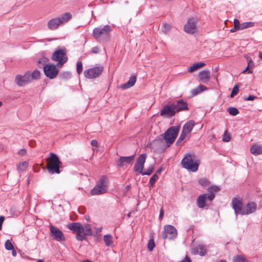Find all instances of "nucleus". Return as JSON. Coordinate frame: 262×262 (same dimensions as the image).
Masks as SVG:
<instances>
[{
    "mask_svg": "<svg viewBox=\"0 0 262 262\" xmlns=\"http://www.w3.org/2000/svg\"><path fill=\"white\" fill-rule=\"evenodd\" d=\"M199 164V161L196 159L194 154H186L181 161L183 167L192 172L198 170Z\"/></svg>",
    "mask_w": 262,
    "mask_h": 262,
    "instance_id": "nucleus-1",
    "label": "nucleus"
},
{
    "mask_svg": "<svg viewBox=\"0 0 262 262\" xmlns=\"http://www.w3.org/2000/svg\"><path fill=\"white\" fill-rule=\"evenodd\" d=\"M61 162L58 157L55 154L51 152L47 159V168L50 174H59L60 172Z\"/></svg>",
    "mask_w": 262,
    "mask_h": 262,
    "instance_id": "nucleus-2",
    "label": "nucleus"
},
{
    "mask_svg": "<svg viewBox=\"0 0 262 262\" xmlns=\"http://www.w3.org/2000/svg\"><path fill=\"white\" fill-rule=\"evenodd\" d=\"M180 129V126H173L169 127L164 133V139L168 147L172 144L176 139Z\"/></svg>",
    "mask_w": 262,
    "mask_h": 262,
    "instance_id": "nucleus-3",
    "label": "nucleus"
},
{
    "mask_svg": "<svg viewBox=\"0 0 262 262\" xmlns=\"http://www.w3.org/2000/svg\"><path fill=\"white\" fill-rule=\"evenodd\" d=\"M111 31V27L108 25H105L103 28L97 27L93 29V36L97 40L101 38H107Z\"/></svg>",
    "mask_w": 262,
    "mask_h": 262,
    "instance_id": "nucleus-4",
    "label": "nucleus"
},
{
    "mask_svg": "<svg viewBox=\"0 0 262 262\" xmlns=\"http://www.w3.org/2000/svg\"><path fill=\"white\" fill-rule=\"evenodd\" d=\"M52 59L58 62L57 66H62L68 59L66 50L64 49L56 50L52 55Z\"/></svg>",
    "mask_w": 262,
    "mask_h": 262,
    "instance_id": "nucleus-5",
    "label": "nucleus"
},
{
    "mask_svg": "<svg viewBox=\"0 0 262 262\" xmlns=\"http://www.w3.org/2000/svg\"><path fill=\"white\" fill-rule=\"evenodd\" d=\"M68 228L76 233V239L79 241H83V236L82 233L84 232L83 226L79 222H74L70 223L68 225Z\"/></svg>",
    "mask_w": 262,
    "mask_h": 262,
    "instance_id": "nucleus-6",
    "label": "nucleus"
},
{
    "mask_svg": "<svg viewBox=\"0 0 262 262\" xmlns=\"http://www.w3.org/2000/svg\"><path fill=\"white\" fill-rule=\"evenodd\" d=\"M177 230L174 226L167 225L164 227V231L161 234V237L163 239H172L177 237Z\"/></svg>",
    "mask_w": 262,
    "mask_h": 262,
    "instance_id": "nucleus-7",
    "label": "nucleus"
},
{
    "mask_svg": "<svg viewBox=\"0 0 262 262\" xmlns=\"http://www.w3.org/2000/svg\"><path fill=\"white\" fill-rule=\"evenodd\" d=\"M103 70L102 66L94 67L84 71V76L88 79H94L99 77Z\"/></svg>",
    "mask_w": 262,
    "mask_h": 262,
    "instance_id": "nucleus-8",
    "label": "nucleus"
},
{
    "mask_svg": "<svg viewBox=\"0 0 262 262\" xmlns=\"http://www.w3.org/2000/svg\"><path fill=\"white\" fill-rule=\"evenodd\" d=\"M176 114L174 104L173 103H169L163 107L160 112V116L164 118H171L174 116Z\"/></svg>",
    "mask_w": 262,
    "mask_h": 262,
    "instance_id": "nucleus-9",
    "label": "nucleus"
},
{
    "mask_svg": "<svg viewBox=\"0 0 262 262\" xmlns=\"http://www.w3.org/2000/svg\"><path fill=\"white\" fill-rule=\"evenodd\" d=\"M45 75L50 79L55 78L58 73V70L53 64H47L43 67Z\"/></svg>",
    "mask_w": 262,
    "mask_h": 262,
    "instance_id": "nucleus-10",
    "label": "nucleus"
},
{
    "mask_svg": "<svg viewBox=\"0 0 262 262\" xmlns=\"http://www.w3.org/2000/svg\"><path fill=\"white\" fill-rule=\"evenodd\" d=\"M30 72L27 71L24 75H17L15 77V83L19 86H24L30 83Z\"/></svg>",
    "mask_w": 262,
    "mask_h": 262,
    "instance_id": "nucleus-11",
    "label": "nucleus"
},
{
    "mask_svg": "<svg viewBox=\"0 0 262 262\" xmlns=\"http://www.w3.org/2000/svg\"><path fill=\"white\" fill-rule=\"evenodd\" d=\"M197 20L193 17L190 18L184 26V31L189 34H194L197 31Z\"/></svg>",
    "mask_w": 262,
    "mask_h": 262,
    "instance_id": "nucleus-12",
    "label": "nucleus"
},
{
    "mask_svg": "<svg viewBox=\"0 0 262 262\" xmlns=\"http://www.w3.org/2000/svg\"><path fill=\"white\" fill-rule=\"evenodd\" d=\"M50 229L51 235L53 238L58 242L65 241V237L62 232L58 228L54 227L52 225L50 226Z\"/></svg>",
    "mask_w": 262,
    "mask_h": 262,
    "instance_id": "nucleus-13",
    "label": "nucleus"
},
{
    "mask_svg": "<svg viewBox=\"0 0 262 262\" xmlns=\"http://www.w3.org/2000/svg\"><path fill=\"white\" fill-rule=\"evenodd\" d=\"M136 155L134 154L131 156H121L116 161V165L119 167L124 166L125 164H132L135 160Z\"/></svg>",
    "mask_w": 262,
    "mask_h": 262,
    "instance_id": "nucleus-14",
    "label": "nucleus"
},
{
    "mask_svg": "<svg viewBox=\"0 0 262 262\" xmlns=\"http://www.w3.org/2000/svg\"><path fill=\"white\" fill-rule=\"evenodd\" d=\"M172 103L174 104V108L177 113L182 111H188L189 110L187 102L182 99H179Z\"/></svg>",
    "mask_w": 262,
    "mask_h": 262,
    "instance_id": "nucleus-15",
    "label": "nucleus"
},
{
    "mask_svg": "<svg viewBox=\"0 0 262 262\" xmlns=\"http://www.w3.org/2000/svg\"><path fill=\"white\" fill-rule=\"evenodd\" d=\"M231 205L236 215L238 214H241V212H243V210L242 209V202L238 199L233 198L231 201Z\"/></svg>",
    "mask_w": 262,
    "mask_h": 262,
    "instance_id": "nucleus-16",
    "label": "nucleus"
},
{
    "mask_svg": "<svg viewBox=\"0 0 262 262\" xmlns=\"http://www.w3.org/2000/svg\"><path fill=\"white\" fill-rule=\"evenodd\" d=\"M199 81L207 84L210 79V73L208 70H203L199 72Z\"/></svg>",
    "mask_w": 262,
    "mask_h": 262,
    "instance_id": "nucleus-17",
    "label": "nucleus"
},
{
    "mask_svg": "<svg viewBox=\"0 0 262 262\" xmlns=\"http://www.w3.org/2000/svg\"><path fill=\"white\" fill-rule=\"evenodd\" d=\"M257 209V205L254 202L248 203L246 206V210H243V212H241V215H247L253 213Z\"/></svg>",
    "mask_w": 262,
    "mask_h": 262,
    "instance_id": "nucleus-18",
    "label": "nucleus"
},
{
    "mask_svg": "<svg viewBox=\"0 0 262 262\" xmlns=\"http://www.w3.org/2000/svg\"><path fill=\"white\" fill-rule=\"evenodd\" d=\"M61 25V21L57 17L50 20L47 24V26L50 30H54L58 28Z\"/></svg>",
    "mask_w": 262,
    "mask_h": 262,
    "instance_id": "nucleus-19",
    "label": "nucleus"
},
{
    "mask_svg": "<svg viewBox=\"0 0 262 262\" xmlns=\"http://www.w3.org/2000/svg\"><path fill=\"white\" fill-rule=\"evenodd\" d=\"M106 188H103L99 185H95V186L91 190V194L92 195H98L104 194L107 192Z\"/></svg>",
    "mask_w": 262,
    "mask_h": 262,
    "instance_id": "nucleus-20",
    "label": "nucleus"
},
{
    "mask_svg": "<svg viewBox=\"0 0 262 262\" xmlns=\"http://www.w3.org/2000/svg\"><path fill=\"white\" fill-rule=\"evenodd\" d=\"M136 82V77L135 75L131 76L127 82L120 85V88L123 90L127 89L133 86Z\"/></svg>",
    "mask_w": 262,
    "mask_h": 262,
    "instance_id": "nucleus-21",
    "label": "nucleus"
},
{
    "mask_svg": "<svg viewBox=\"0 0 262 262\" xmlns=\"http://www.w3.org/2000/svg\"><path fill=\"white\" fill-rule=\"evenodd\" d=\"M207 194L203 193L199 195L196 200V204L199 208H203L206 206Z\"/></svg>",
    "mask_w": 262,
    "mask_h": 262,
    "instance_id": "nucleus-22",
    "label": "nucleus"
},
{
    "mask_svg": "<svg viewBox=\"0 0 262 262\" xmlns=\"http://www.w3.org/2000/svg\"><path fill=\"white\" fill-rule=\"evenodd\" d=\"M195 125L193 120H190L187 122L183 126L182 130L187 134L190 133Z\"/></svg>",
    "mask_w": 262,
    "mask_h": 262,
    "instance_id": "nucleus-23",
    "label": "nucleus"
},
{
    "mask_svg": "<svg viewBox=\"0 0 262 262\" xmlns=\"http://www.w3.org/2000/svg\"><path fill=\"white\" fill-rule=\"evenodd\" d=\"M193 251L195 253L199 254L201 256H204L207 252L205 247L203 245L196 246Z\"/></svg>",
    "mask_w": 262,
    "mask_h": 262,
    "instance_id": "nucleus-24",
    "label": "nucleus"
},
{
    "mask_svg": "<svg viewBox=\"0 0 262 262\" xmlns=\"http://www.w3.org/2000/svg\"><path fill=\"white\" fill-rule=\"evenodd\" d=\"M107 184H108L107 177L106 176L103 175V176H101V178L98 180L96 185H99V186L102 187L103 188H106V189L107 190V188H108Z\"/></svg>",
    "mask_w": 262,
    "mask_h": 262,
    "instance_id": "nucleus-25",
    "label": "nucleus"
},
{
    "mask_svg": "<svg viewBox=\"0 0 262 262\" xmlns=\"http://www.w3.org/2000/svg\"><path fill=\"white\" fill-rule=\"evenodd\" d=\"M250 152L252 154L257 156L262 154V146L254 145L250 148Z\"/></svg>",
    "mask_w": 262,
    "mask_h": 262,
    "instance_id": "nucleus-26",
    "label": "nucleus"
},
{
    "mask_svg": "<svg viewBox=\"0 0 262 262\" xmlns=\"http://www.w3.org/2000/svg\"><path fill=\"white\" fill-rule=\"evenodd\" d=\"M57 18L60 19L61 25L69 21L72 18V14L69 12H66Z\"/></svg>",
    "mask_w": 262,
    "mask_h": 262,
    "instance_id": "nucleus-27",
    "label": "nucleus"
},
{
    "mask_svg": "<svg viewBox=\"0 0 262 262\" xmlns=\"http://www.w3.org/2000/svg\"><path fill=\"white\" fill-rule=\"evenodd\" d=\"M205 66V63L203 62H196L194 63L192 66H190L188 70V72L192 73L199 68Z\"/></svg>",
    "mask_w": 262,
    "mask_h": 262,
    "instance_id": "nucleus-28",
    "label": "nucleus"
},
{
    "mask_svg": "<svg viewBox=\"0 0 262 262\" xmlns=\"http://www.w3.org/2000/svg\"><path fill=\"white\" fill-rule=\"evenodd\" d=\"M84 232L82 233L83 236V240L85 239L86 236L91 235L92 234V229L90 225L86 224L83 227Z\"/></svg>",
    "mask_w": 262,
    "mask_h": 262,
    "instance_id": "nucleus-29",
    "label": "nucleus"
},
{
    "mask_svg": "<svg viewBox=\"0 0 262 262\" xmlns=\"http://www.w3.org/2000/svg\"><path fill=\"white\" fill-rule=\"evenodd\" d=\"M112 238L113 236L110 234L104 235L103 240L106 246L110 247L112 245Z\"/></svg>",
    "mask_w": 262,
    "mask_h": 262,
    "instance_id": "nucleus-30",
    "label": "nucleus"
},
{
    "mask_svg": "<svg viewBox=\"0 0 262 262\" xmlns=\"http://www.w3.org/2000/svg\"><path fill=\"white\" fill-rule=\"evenodd\" d=\"M239 30H241V24L239 20L235 18L234 19V27L230 31L231 33H234Z\"/></svg>",
    "mask_w": 262,
    "mask_h": 262,
    "instance_id": "nucleus-31",
    "label": "nucleus"
},
{
    "mask_svg": "<svg viewBox=\"0 0 262 262\" xmlns=\"http://www.w3.org/2000/svg\"><path fill=\"white\" fill-rule=\"evenodd\" d=\"M187 135V133L182 130L179 138L176 142V145L179 146L182 145L183 141L186 138Z\"/></svg>",
    "mask_w": 262,
    "mask_h": 262,
    "instance_id": "nucleus-32",
    "label": "nucleus"
},
{
    "mask_svg": "<svg viewBox=\"0 0 262 262\" xmlns=\"http://www.w3.org/2000/svg\"><path fill=\"white\" fill-rule=\"evenodd\" d=\"M233 262H248V260L243 255H237L234 256Z\"/></svg>",
    "mask_w": 262,
    "mask_h": 262,
    "instance_id": "nucleus-33",
    "label": "nucleus"
},
{
    "mask_svg": "<svg viewBox=\"0 0 262 262\" xmlns=\"http://www.w3.org/2000/svg\"><path fill=\"white\" fill-rule=\"evenodd\" d=\"M146 159V154L143 153L139 156L137 160V163L140 164V165H144Z\"/></svg>",
    "mask_w": 262,
    "mask_h": 262,
    "instance_id": "nucleus-34",
    "label": "nucleus"
},
{
    "mask_svg": "<svg viewBox=\"0 0 262 262\" xmlns=\"http://www.w3.org/2000/svg\"><path fill=\"white\" fill-rule=\"evenodd\" d=\"M72 74L70 72H62L60 73L59 77L62 79L68 80L71 77Z\"/></svg>",
    "mask_w": 262,
    "mask_h": 262,
    "instance_id": "nucleus-35",
    "label": "nucleus"
},
{
    "mask_svg": "<svg viewBox=\"0 0 262 262\" xmlns=\"http://www.w3.org/2000/svg\"><path fill=\"white\" fill-rule=\"evenodd\" d=\"M144 168V165H140V164H138V163H137L135 164L134 167V170L135 172H137L139 173H140L142 174L143 173V169Z\"/></svg>",
    "mask_w": 262,
    "mask_h": 262,
    "instance_id": "nucleus-36",
    "label": "nucleus"
},
{
    "mask_svg": "<svg viewBox=\"0 0 262 262\" xmlns=\"http://www.w3.org/2000/svg\"><path fill=\"white\" fill-rule=\"evenodd\" d=\"M30 77L31 81L33 79H38L40 77V72L38 70H35L32 73L30 72Z\"/></svg>",
    "mask_w": 262,
    "mask_h": 262,
    "instance_id": "nucleus-37",
    "label": "nucleus"
},
{
    "mask_svg": "<svg viewBox=\"0 0 262 262\" xmlns=\"http://www.w3.org/2000/svg\"><path fill=\"white\" fill-rule=\"evenodd\" d=\"M227 111L230 115L235 116L239 114V111L237 108L234 107H229L228 108Z\"/></svg>",
    "mask_w": 262,
    "mask_h": 262,
    "instance_id": "nucleus-38",
    "label": "nucleus"
},
{
    "mask_svg": "<svg viewBox=\"0 0 262 262\" xmlns=\"http://www.w3.org/2000/svg\"><path fill=\"white\" fill-rule=\"evenodd\" d=\"M254 23L252 21L246 22L241 24V30H244L254 26Z\"/></svg>",
    "mask_w": 262,
    "mask_h": 262,
    "instance_id": "nucleus-39",
    "label": "nucleus"
},
{
    "mask_svg": "<svg viewBox=\"0 0 262 262\" xmlns=\"http://www.w3.org/2000/svg\"><path fill=\"white\" fill-rule=\"evenodd\" d=\"M158 179V177L156 173H155L150 178L149 184L150 185V187H153L157 181Z\"/></svg>",
    "mask_w": 262,
    "mask_h": 262,
    "instance_id": "nucleus-40",
    "label": "nucleus"
},
{
    "mask_svg": "<svg viewBox=\"0 0 262 262\" xmlns=\"http://www.w3.org/2000/svg\"><path fill=\"white\" fill-rule=\"evenodd\" d=\"M29 163L27 161H24L23 162L20 163L17 166V168L20 171H24L26 169L27 167L28 166Z\"/></svg>",
    "mask_w": 262,
    "mask_h": 262,
    "instance_id": "nucleus-41",
    "label": "nucleus"
},
{
    "mask_svg": "<svg viewBox=\"0 0 262 262\" xmlns=\"http://www.w3.org/2000/svg\"><path fill=\"white\" fill-rule=\"evenodd\" d=\"M154 170V166L153 165H151L148 167L147 170H146L145 171L143 172V173L142 175L149 176L152 173Z\"/></svg>",
    "mask_w": 262,
    "mask_h": 262,
    "instance_id": "nucleus-42",
    "label": "nucleus"
},
{
    "mask_svg": "<svg viewBox=\"0 0 262 262\" xmlns=\"http://www.w3.org/2000/svg\"><path fill=\"white\" fill-rule=\"evenodd\" d=\"M219 190H220V188L217 186H211L208 189V192L212 194H214L215 192H217Z\"/></svg>",
    "mask_w": 262,
    "mask_h": 262,
    "instance_id": "nucleus-43",
    "label": "nucleus"
},
{
    "mask_svg": "<svg viewBox=\"0 0 262 262\" xmlns=\"http://www.w3.org/2000/svg\"><path fill=\"white\" fill-rule=\"evenodd\" d=\"M155 247V244L154 242V240L153 238H151L149 240L148 245H147V248L148 249V250L149 251H151L154 247Z\"/></svg>",
    "mask_w": 262,
    "mask_h": 262,
    "instance_id": "nucleus-44",
    "label": "nucleus"
},
{
    "mask_svg": "<svg viewBox=\"0 0 262 262\" xmlns=\"http://www.w3.org/2000/svg\"><path fill=\"white\" fill-rule=\"evenodd\" d=\"M171 26L170 25L166 23H164L162 26V31L164 33H167L170 30Z\"/></svg>",
    "mask_w": 262,
    "mask_h": 262,
    "instance_id": "nucleus-45",
    "label": "nucleus"
},
{
    "mask_svg": "<svg viewBox=\"0 0 262 262\" xmlns=\"http://www.w3.org/2000/svg\"><path fill=\"white\" fill-rule=\"evenodd\" d=\"M199 183L203 186H207L209 184V182L206 178H203L199 180Z\"/></svg>",
    "mask_w": 262,
    "mask_h": 262,
    "instance_id": "nucleus-46",
    "label": "nucleus"
},
{
    "mask_svg": "<svg viewBox=\"0 0 262 262\" xmlns=\"http://www.w3.org/2000/svg\"><path fill=\"white\" fill-rule=\"evenodd\" d=\"M239 91V87L237 85H235L232 91L230 94V97L233 98L234 97L238 92Z\"/></svg>",
    "mask_w": 262,
    "mask_h": 262,
    "instance_id": "nucleus-47",
    "label": "nucleus"
},
{
    "mask_svg": "<svg viewBox=\"0 0 262 262\" xmlns=\"http://www.w3.org/2000/svg\"><path fill=\"white\" fill-rule=\"evenodd\" d=\"M49 61V59L45 57V56H42L41 57V58H40L38 61V63L39 64H42L43 66H46V64H45L46 63L48 62Z\"/></svg>",
    "mask_w": 262,
    "mask_h": 262,
    "instance_id": "nucleus-48",
    "label": "nucleus"
},
{
    "mask_svg": "<svg viewBox=\"0 0 262 262\" xmlns=\"http://www.w3.org/2000/svg\"><path fill=\"white\" fill-rule=\"evenodd\" d=\"M5 248L7 250H11L14 249V246L9 240H7L5 244Z\"/></svg>",
    "mask_w": 262,
    "mask_h": 262,
    "instance_id": "nucleus-49",
    "label": "nucleus"
},
{
    "mask_svg": "<svg viewBox=\"0 0 262 262\" xmlns=\"http://www.w3.org/2000/svg\"><path fill=\"white\" fill-rule=\"evenodd\" d=\"M83 70L82 63L81 61H78L77 63L76 71L78 74L81 73Z\"/></svg>",
    "mask_w": 262,
    "mask_h": 262,
    "instance_id": "nucleus-50",
    "label": "nucleus"
},
{
    "mask_svg": "<svg viewBox=\"0 0 262 262\" xmlns=\"http://www.w3.org/2000/svg\"><path fill=\"white\" fill-rule=\"evenodd\" d=\"M231 139V136L230 135L228 134H227V131L226 130L225 132H224V136L223 137V141L224 142H229L230 141Z\"/></svg>",
    "mask_w": 262,
    "mask_h": 262,
    "instance_id": "nucleus-51",
    "label": "nucleus"
},
{
    "mask_svg": "<svg viewBox=\"0 0 262 262\" xmlns=\"http://www.w3.org/2000/svg\"><path fill=\"white\" fill-rule=\"evenodd\" d=\"M256 98H257V97L255 96H254V95H249L247 97L244 96L243 97L244 100H246V101H252Z\"/></svg>",
    "mask_w": 262,
    "mask_h": 262,
    "instance_id": "nucleus-52",
    "label": "nucleus"
},
{
    "mask_svg": "<svg viewBox=\"0 0 262 262\" xmlns=\"http://www.w3.org/2000/svg\"><path fill=\"white\" fill-rule=\"evenodd\" d=\"M100 49L98 46L94 47L91 49L92 53L94 54H97L99 52Z\"/></svg>",
    "mask_w": 262,
    "mask_h": 262,
    "instance_id": "nucleus-53",
    "label": "nucleus"
},
{
    "mask_svg": "<svg viewBox=\"0 0 262 262\" xmlns=\"http://www.w3.org/2000/svg\"><path fill=\"white\" fill-rule=\"evenodd\" d=\"M191 92L193 96L197 95L198 94L201 93L198 87H196L195 89L192 90Z\"/></svg>",
    "mask_w": 262,
    "mask_h": 262,
    "instance_id": "nucleus-54",
    "label": "nucleus"
},
{
    "mask_svg": "<svg viewBox=\"0 0 262 262\" xmlns=\"http://www.w3.org/2000/svg\"><path fill=\"white\" fill-rule=\"evenodd\" d=\"M198 88L199 89V90L201 93L202 92H204L208 89L206 86H205L204 85H202V84L199 85L198 86Z\"/></svg>",
    "mask_w": 262,
    "mask_h": 262,
    "instance_id": "nucleus-55",
    "label": "nucleus"
},
{
    "mask_svg": "<svg viewBox=\"0 0 262 262\" xmlns=\"http://www.w3.org/2000/svg\"><path fill=\"white\" fill-rule=\"evenodd\" d=\"M215 197V194H212L209 193L208 195H207V199H208L210 201H212L213 200Z\"/></svg>",
    "mask_w": 262,
    "mask_h": 262,
    "instance_id": "nucleus-56",
    "label": "nucleus"
},
{
    "mask_svg": "<svg viewBox=\"0 0 262 262\" xmlns=\"http://www.w3.org/2000/svg\"><path fill=\"white\" fill-rule=\"evenodd\" d=\"M26 154H27V150L26 149H24V148H22V149H20L18 152V154L20 156H24Z\"/></svg>",
    "mask_w": 262,
    "mask_h": 262,
    "instance_id": "nucleus-57",
    "label": "nucleus"
},
{
    "mask_svg": "<svg viewBox=\"0 0 262 262\" xmlns=\"http://www.w3.org/2000/svg\"><path fill=\"white\" fill-rule=\"evenodd\" d=\"M4 220L5 217L3 215L0 216V230L2 229V225Z\"/></svg>",
    "mask_w": 262,
    "mask_h": 262,
    "instance_id": "nucleus-58",
    "label": "nucleus"
},
{
    "mask_svg": "<svg viewBox=\"0 0 262 262\" xmlns=\"http://www.w3.org/2000/svg\"><path fill=\"white\" fill-rule=\"evenodd\" d=\"M91 144L93 146L97 147L98 146V142L96 140H92L91 142Z\"/></svg>",
    "mask_w": 262,
    "mask_h": 262,
    "instance_id": "nucleus-59",
    "label": "nucleus"
},
{
    "mask_svg": "<svg viewBox=\"0 0 262 262\" xmlns=\"http://www.w3.org/2000/svg\"><path fill=\"white\" fill-rule=\"evenodd\" d=\"M247 72L248 74H251L252 73V71L250 69L249 66H247L246 69L243 71V73Z\"/></svg>",
    "mask_w": 262,
    "mask_h": 262,
    "instance_id": "nucleus-60",
    "label": "nucleus"
},
{
    "mask_svg": "<svg viewBox=\"0 0 262 262\" xmlns=\"http://www.w3.org/2000/svg\"><path fill=\"white\" fill-rule=\"evenodd\" d=\"M164 216V211L162 209L160 210L159 218L160 220H162Z\"/></svg>",
    "mask_w": 262,
    "mask_h": 262,
    "instance_id": "nucleus-61",
    "label": "nucleus"
},
{
    "mask_svg": "<svg viewBox=\"0 0 262 262\" xmlns=\"http://www.w3.org/2000/svg\"><path fill=\"white\" fill-rule=\"evenodd\" d=\"M254 65L253 62L252 61L251 59H250L249 61H248V66H249L250 67H253Z\"/></svg>",
    "mask_w": 262,
    "mask_h": 262,
    "instance_id": "nucleus-62",
    "label": "nucleus"
},
{
    "mask_svg": "<svg viewBox=\"0 0 262 262\" xmlns=\"http://www.w3.org/2000/svg\"><path fill=\"white\" fill-rule=\"evenodd\" d=\"M163 168L161 167V168H159L157 171H156V173L157 174V173H160L162 171H163Z\"/></svg>",
    "mask_w": 262,
    "mask_h": 262,
    "instance_id": "nucleus-63",
    "label": "nucleus"
},
{
    "mask_svg": "<svg viewBox=\"0 0 262 262\" xmlns=\"http://www.w3.org/2000/svg\"><path fill=\"white\" fill-rule=\"evenodd\" d=\"M11 250H12V255L13 256H15L16 255L17 253L16 252L15 249L14 248L13 249H12Z\"/></svg>",
    "mask_w": 262,
    "mask_h": 262,
    "instance_id": "nucleus-64",
    "label": "nucleus"
}]
</instances>
